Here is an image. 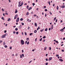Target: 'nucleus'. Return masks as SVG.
I'll return each mask as SVG.
<instances>
[{
  "label": "nucleus",
  "instance_id": "f257e3e1",
  "mask_svg": "<svg viewBox=\"0 0 65 65\" xmlns=\"http://www.w3.org/2000/svg\"><path fill=\"white\" fill-rule=\"evenodd\" d=\"M21 43L22 45L24 44V41L23 40H21Z\"/></svg>",
  "mask_w": 65,
  "mask_h": 65
},
{
  "label": "nucleus",
  "instance_id": "f03ea898",
  "mask_svg": "<svg viewBox=\"0 0 65 65\" xmlns=\"http://www.w3.org/2000/svg\"><path fill=\"white\" fill-rule=\"evenodd\" d=\"M6 34H4V35H3L2 36V38H5V36H6Z\"/></svg>",
  "mask_w": 65,
  "mask_h": 65
},
{
  "label": "nucleus",
  "instance_id": "7ed1b4c3",
  "mask_svg": "<svg viewBox=\"0 0 65 65\" xmlns=\"http://www.w3.org/2000/svg\"><path fill=\"white\" fill-rule=\"evenodd\" d=\"M18 14H16L14 17V19H16L17 18H18Z\"/></svg>",
  "mask_w": 65,
  "mask_h": 65
},
{
  "label": "nucleus",
  "instance_id": "20e7f679",
  "mask_svg": "<svg viewBox=\"0 0 65 65\" xmlns=\"http://www.w3.org/2000/svg\"><path fill=\"white\" fill-rule=\"evenodd\" d=\"M52 59V57H50L49 58L48 60V61H51V60Z\"/></svg>",
  "mask_w": 65,
  "mask_h": 65
},
{
  "label": "nucleus",
  "instance_id": "39448f33",
  "mask_svg": "<svg viewBox=\"0 0 65 65\" xmlns=\"http://www.w3.org/2000/svg\"><path fill=\"white\" fill-rule=\"evenodd\" d=\"M19 18H18L16 20V22H19Z\"/></svg>",
  "mask_w": 65,
  "mask_h": 65
},
{
  "label": "nucleus",
  "instance_id": "423d86ee",
  "mask_svg": "<svg viewBox=\"0 0 65 65\" xmlns=\"http://www.w3.org/2000/svg\"><path fill=\"white\" fill-rule=\"evenodd\" d=\"M53 29V25H51V29L52 30Z\"/></svg>",
  "mask_w": 65,
  "mask_h": 65
},
{
  "label": "nucleus",
  "instance_id": "0eeeda50",
  "mask_svg": "<svg viewBox=\"0 0 65 65\" xmlns=\"http://www.w3.org/2000/svg\"><path fill=\"white\" fill-rule=\"evenodd\" d=\"M31 8H32V7H29L28 9V10H31Z\"/></svg>",
  "mask_w": 65,
  "mask_h": 65
},
{
  "label": "nucleus",
  "instance_id": "6e6552de",
  "mask_svg": "<svg viewBox=\"0 0 65 65\" xmlns=\"http://www.w3.org/2000/svg\"><path fill=\"white\" fill-rule=\"evenodd\" d=\"M61 7H62V8H64V7H65V6H64V5H62V6Z\"/></svg>",
  "mask_w": 65,
  "mask_h": 65
},
{
  "label": "nucleus",
  "instance_id": "1a4fd4ad",
  "mask_svg": "<svg viewBox=\"0 0 65 65\" xmlns=\"http://www.w3.org/2000/svg\"><path fill=\"white\" fill-rule=\"evenodd\" d=\"M59 60L60 61H61V62H63V59H59Z\"/></svg>",
  "mask_w": 65,
  "mask_h": 65
},
{
  "label": "nucleus",
  "instance_id": "9d476101",
  "mask_svg": "<svg viewBox=\"0 0 65 65\" xmlns=\"http://www.w3.org/2000/svg\"><path fill=\"white\" fill-rule=\"evenodd\" d=\"M47 48V47L46 46H45L44 48V50H46V49Z\"/></svg>",
  "mask_w": 65,
  "mask_h": 65
},
{
  "label": "nucleus",
  "instance_id": "9b49d317",
  "mask_svg": "<svg viewBox=\"0 0 65 65\" xmlns=\"http://www.w3.org/2000/svg\"><path fill=\"white\" fill-rule=\"evenodd\" d=\"M18 10L17 9L15 10V13H17Z\"/></svg>",
  "mask_w": 65,
  "mask_h": 65
},
{
  "label": "nucleus",
  "instance_id": "f8f14e48",
  "mask_svg": "<svg viewBox=\"0 0 65 65\" xmlns=\"http://www.w3.org/2000/svg\"><path fill=\"white\" fill-rule=\"evenodd\" d=\"M24 34H25V36H27V33L26 32H24Z\"/></svg>",
  "mask_w": 65,
  "mask_h": 65
},
{
  "label": "nucleus",
  "instance_id": "ddd939ff",
  "mask_svg": "<svg viewBox=\"0 0 65 65\" xmlns=\"http://www.w3.org/2000/svg\"><path fill=\"white\" fill-rule=\"evenodd\" d=\"M48 3H49L50 5H51V4H50V1H48Z\"/></svg>",
  "mask_w": 65,
  "mask_h": 65
},
{
  "label": "nucleus",
  "instance_id": "4468645a",
  "mask_svg": "<svg viewBox=\"0 0 65 65\" xmlns=\"http://www.w3.org/2000/svg\"><path fill=\"white\" fill-rule=\"evenodd\" d=\"M36 32H37V30H35L34 31V33H36Z\"/></svg>",
  "mask_w": 65,
  "mask_h": 65
},
{
  "label": "nucleus",
  "instance_id": "2eb2a0df",
  "mask_svg": "<svg viewBox=\"0 0 65 65\" xmlns=\"http://www.w3.org/2000/svg\"><path fill=\"white\" fill-rule=\"evenodd\" d=\"M26 15H29V12H27L26 14Z\"/></svg>",
  "mask_w": 65,
  "mask_h": 65
},
{
  "label": "nucleus",
  "instance_id": "dca6fc26",
  "mask_svg": "<svg viewBox=\"0 0 65 65\" xmlns=\"http://www.w3.org/2000/svg\"><path fill=\"white\" fill-rule=\"evenodd\" d=\"M4 47L5 48H6L7 47V45H5L4 46Z\"/></svg>",
  "mask_w": 65,
  "mask_h": 65
},
{
  "label": "nucleus",
  "instance_id": "f3484780",
  "mask_svg": "<svg viewBox=\"0 0 65 65\" xmlns=\"http://www.w3.org/2000/svg\"><path fill=\"white\" fill-rule=\"evenodd\" d=\"M26 40H27V41H28V40H29V38H27Z\"/></svg>",
  "mask_w": 65,
  "mask_h": 65
},
{
  "label": "nucleus",
  "instance_id": "a211bd4d",
  "mask_svg": "<svg viewBox=\"0 0 65 65\" xmlns=\"http://www.w3.org/2000/svg\"><path fill=\"white\" fill-rule=\"evenodd\" d=\"M35 26H36V27H37V23H35Z\"/></svg>",
  "mask_w": 65,
  "mask_h": 65
},
{
  "label": "nucleus",
  "instance_id": "6ab92c4d",
  "mask_svg": "<svg viewBox=\"0 0 65 65\" xmlns=\"http://www.w3.org/2000/svg\"><path fill=\"white\" fill-rule=\"evenodd\" d=\"M45 31H47V28H46L45 29Z\"/></svg>",
  "mask_w": 65,
  "mask_h": 65
},
{
  "label": "nucleus",
  "instance_id": "aec40b11",
  "mask_svg": "<svg viewBox=\"0 0 65 65\" xmlns=\"http://www.w3.org/2000/svg\"><path fill=\"white\" fill-rule=\"evenodd\" d=\"M1 18L2 19V20H3L4 21V18L3 17H2Z\"/></svg>",
  "mask_w": 65,
  "mask_h": 65
},
{
  "label": "nucleus",
  "instance_id": "412c9836",
  "mask_svg": "<svg viewBox=\"0 0 65 65\" xmlns=\"http://www.w3.org/2000/svg\"><path fill=\"white\" fill-rule=\"evenodd\" d=\"M10 19L9 18L8 19V20H7V21H10Z\"/></svg>",
  "mask_w": 65,
  "mask_h": 65
},
{
  "label": "nucleus",
  "instance_id": "4be33fe9",
  "mask_svg": "<svg viewBox=\"0 0 65 65\" xmlns=\"http://www.w3.org/2000/svg\"><path fill=\"white\" fill-rule=\"evenodd\" d=\"M15 30H16V31H18V28H16Z\"/></svg>",
  "mask_w": 65,
  "mask_h": 65
},
{
  "label": "nucleus",
  "instance_id": "5701e85b",
  "mask_svg": "<svg viewBox=\"0 0 65 65\" xmlns=\"http://www.w3.org/2000/svg\"><path fill=\"white\" fill-rule=\"evenodd\" d=\"M57 10L59 9V7L58 6H57Z\"/></svg>",
  "mask_w": 65,
  "mask_h": 65
},
{
  "label": "nucleus",
  "instance_id": "b1692460",
  "mask_svg": "<svg viewBox=\"0 0 65 65\" xmlns=\"http://www.w3.org/2000/svg\"><path fill=\"white\" fill-rule=\"evenodd\" d=\"M42 38H41V39L39 40L40 41H41L42 40Z\"/></svg>",
  "mask_w": 65,
  "mask_h": 65
},
{
  "label": "nucleus",
  "instance_id": "393cba45",
  "mask_svg": "<svg viewBox=\"0 0 65 65\" xmlns=\"http://www.w3.org/2000/svg\"><path fill=\"white\" fill-rule=\"evenodd\" d=\"M21 4V2L20 1L19 3V5H20V4Z\"/></svg>",
  "mask_w": 65,
  "mask_h": 65
},
{
  "label": "nucleus",
  "instance_id": "a878e982",
  "mask_svg": "<svg viewBox=\"0 0 65 65\" xmlns=\"http://www.w3.org/2000/svg\"><path fill=\"white\" fill-rule=\"evenodd\" d=\"M43 30H44V29H42L41 30H40V32H42V31H43Z\"/></svg>",
  "mask_w": 65,
  "mask_h": 65
},
{
  "label": "nucleus",
  "instance_id": "bb28decb",
  "mask_svg": "<svg viewBox=\"0 0 65 65\" xmlns=\"http://www.w3.org/2000/svg\"><path fill=\"white\" fill-rule=\"evenodd\" d=\"M27 9H28L29 8V6H27Z\"/></svg>",
  "mask_w": 65,
  "mask_h": 65
},
{
  "label": "nucleus",
  "instance_id": "cd10ccee",
  "mask_svg": "<svg viewBox=\"0 0 65 65\" xmlns=\"http://www.w3.org/2000/svg\"><path fill=\"white\" fill-rule=\"evenodd\" d=\"M5 42H4L3 43V45H5Z\"/></svg>",
  "mask_w": 65,
  "mask_h": 65
},
{
  "label": "nucleus",
  "instance_id": "c85d7f7f",
  "mask_svg": "<svg viewBox=\"0 0 65 65\" xmlns=\"http://www.w3.org/2000/svg\"><path fill=\"white\" fill-rule=\"evenodd\" d=\"M59 55H58L57 54L56 55V57H59Z\"/></svg>",
  "mask_w": 65,
  "mask_h": 65
},
{
  "label": "nucleus",
  "instance_id": "c756f323",
  "mask_svg": "<svg viewBox=\"0 0 65 65\" xmlns=\"http://www.w3.org/2000/svg\"><path fill=\"white\" fill-rule=\"evenodd\" d=\"M16 34H19V32L18 31H17L16 32Z\"/></svg>",
  "mask_w": 65,
  "mask_h": 65
},
{
  "label": "nucleus",
  "instance_id": "7c9ffc66",
  "mask_svg": "<svg viewBox=\"0 0 65 65\" xmlns=\"http://www.w3.org/2000/svg\"><path fill=\"white\" fill-rule=\"evenodd\" d=\"M32 5H33V6H34V5H35V3H32Z\"/></svg>",
  "mask_w": 65,
  "mask_h": 65
},
{
  "label": "nucleus",
  "instance_id": "2f4dec72",
  "mask_svg": "<svg viewBox=\"0 0 65 65\" xmlns=\"http://www.w3.org/2000/svg\"><path fill=\"white\" fill-rule=\"evenodd\" d=\"M20 21H23V18H21L20 20Z\"/></svg>",
  "mask_w": 65,
  "mask_h": 65
},
{
  "label": "nucleus",
  "instance_id": "473e14b6",
  "mask_svg": "<svg viewBox=\"0 0 65 65\" xmlns=\"http://www.w3.org/2000/svg\"><path fill=\"white\" fill-rule=\"evenodd\" d=\"M56 18H54V21H55L56 20Z\"/></svg>",
  "mask_w": 65,
  "mask_h": 65
},
{
  "label": "nucleus",
  "instance_id": "72a5a7b5",
  "mask_svg": "<svg viewBox=\"0 0 65 65\" xmlns=\"http://www.w3.org/2000/svg\"><path fill=\"white\" fill-rule=\"evenodd\" d=\"M2 10L3 11H4V10L3 9V8H2Z\"/></svg>",
  "mask_w": 65,
  "mask_h": 65
},
{
  "label": "nucleus",
  "instance_id": "f704fd0d",
  "mask_svg": "<svg viewBox=\"0 0 65 65\" xmlns=\"http://www.w3.org/2000/svg\"><path fill=\"white\" fill-rule=\"evenodd\" d=\"M20 58H22V56L20 54Z\"/></svg>",
  "mask_w": 65,
  "mask_h": 65
},
{
  "label": "nucleus",
  "instance_id": "c9c22d12",
  "mask_svg": "<svg viewBox=\"0 0 65 65\" xmlns=\"http://www.w3.org/2000/svg\"><path fill=\"white\" fill-rule=\"evenodd\" d=\"M29 44V41H28L27 43V44Z\"/></svg>",
  "mask_w": 65,
  "mask_h": 65
},
{
  "label": "nucleus",
  "instance_id": "e433bc0d",
  "mask_svg": "<svg viewBox=\"0 0 65 65\" xmlns=\"http://www.w3.org/2000/svg\"><path fill=\"white\" fill-rule=\"evenodd\" d=\"M13 34H15V31H13Z\"/></svg>",
  "mask_w": 65,
  "mask_h": 65
},
{
  "label": "nucleus",
  "instance_id": "4c0bfd02",
  "mask_svg": "<svg viewBox=\"0 0 65 65\" xmlns=\"http://www.w3.org/2000/svg\"><path fill=\"white\" fill-rule=\"evenodd\" d=\"M33 35V33H31L30 34V35Z\"/></svg>",
  "mask_w": 65,
  "mask_h": 65
},
{
  "label": "nucleus",
  "instance_id": "58836bf2",
  "mask_svg": "<svg viewBox=\"0 0 65 65\" xmlns=\"http://www.w3.org/2000/svg\"><path fill=\"white\" fill-rule=\"evenodd\" d=\"M32 62V60H31L29 62V63L30 64V63H31V62Z\"/></svg>",
  "mask_w": 65,
  "mask_h": 65
},
{
  "label": "nucleus",
  "instance_id": "ea45409f",
  "mask_svg": "<svg viewBox=\"0 0 65 65\" xmlns=\"http://www.w3.org/2000/svg\"><path fill=\"white\" fill-rule=\"evenodd\" d=\"M45 11H47V9H46L45 10Z\"/></svg>",
  "mask_w": 65,
  "mask_h": 65
},
{
  "label": "nucleus",
  "instance_id": "a19ab883",
  "mask_svg": "<svg viewBox=\"0 0 65 65\" xmlns=\"http://www.w3.org/2000/svg\"><path fill=\"white\" fill-rule=\"evenodd\" d=\"M49 12L50 13V14H51V15L52 14V12Z\"/></svg>",
  "mask_w": 65,
  "mask_h": 65
},
{
  "label": "nucleus",
  "instance_id": "79ce46f5",
  "mask_svg": "<svg viewBox=\"0 0 65 65\" xmlns=\"http://www.w3.org/2000/svg\"><path fill=\"white\" fill-rule=\"evenodd\" d=\"M23 2H22V3L21 4V5H23Z\"/></svg>",
  "mask_w": 65,
  "mask_h": 65
},
{
  "label": "nucleus",
  "instance_id": "37998d69",
  "mask_svg": "<svg viewBox=\"0 0 65 65\" xmlns=\"http://www.w3.org/2000/svg\"><path fill=\"white\" fill-rule=\"evenodd\" d=\"M61 51L62 52H64V50H62Z\"/></svg>",
  "mask_w": 65,
  "mask_h": 65
},
{
  "label": "nucleus",
  "instance_id": "c03bdc74",
  "mask_svg": "<svg viewBox=\"0 0 65 65\" xmlns=\"http://www.w3.org/2000/svg\"><path fill=\"white\" fill-rule=\"evenodd\" d=\"M30 28V27H28V30H29L30 29H29Z\"/></svg>",
  "mask_w": 65,
  "mask_h": 65
},
{
  "label": "nucleus",
  "instance_id": "a18cd8bd",
  "mask_svg": "<svg viewBox=\"0 0 65 65\" xmlns=\"http://www.w3.org/2000/svg\"><path fill=\"white\" fill-rule=\"evenodd\" d=\"M45 38V36H44V37H43V38Z\"/></svg>",
  "mask_w": 65,
  "mask_h": 65
},
{
  "label": "nucleus",
  "instance_id": "49530a36",
  "mask_svg": "<svg viewBox=\"0 0 65 65\" xmlns=\"http://www.w3.org/2000/svg\"><path fill=\"white\" fill-rule=\"evenodd\" d=\"M46 61H48V59L47 58H46Z\"/></svg>",
  "mask_w": 65,
  "mask_h": 65
},
{
  "label": "nucleus",
  "instance_id": "de8ad7c7",
  "mask_svg": "<svg viewBox=\"0 0 65 65\" xmlns=\"http://www.w3.org/2000/svg\"><path fill=\"white\" fill-rule=\"evenodd\" d=\"M47 64H48V63H47V62L45 63L46 65H47Z\"/></svg>",
  "mask_w": 65,
  "mask_h": 65
},
{
  "label": "nucleus",
  "instance_id": "09e8293b",
  "mask_svg": "<svg viewBox=\"0 0 65 65\" xmlns=\"http://www.w3.org/2000/svg\"><path fill=\"white\" fill-rule=\"evenodd\" d=\"M55 42H56V43H58V41H55Z\"/></svg>",
  "mask_w": 65,
  "mask_h": 65
},
{
  "label": "nucleus",
  "instance_id": "8fccbe9b",
  "mask_svg": "<svg viewBox=\"0 0 65 65\" xmlns=\"http://www.w3.org/2000/svg\"><path fill=\"white\" fill-rule=\"evenodd\" d=\"M10 50H11V49L12 48V47H10Z\"/></svg>",
  "mask_w": 65,
  "mask_h": 65
},
{
  "label": "nucleus",
  "instance_id": "3c124183",
  "mask_svg": "<svg viewBox=\"0 0 65 65\" xmlns=\"http://www.w3.org/2000/svg\"><path fill=\"white\" fill-rule=\"evenodd\" d=\"M29 21H30L29 19H28L27 20V21L28 22H29Z\"/></svg>",
  "mask_w": 65,
  "mask_h": 65
},
{
  "label": "nucleus",
  "instance_id": "603ef678",
  "mask_svg": "<svg viewBox=\"0 0 65 65\" xmlns=\"http://www.w3.org/2000/svg\"><path fill=\"white\" fill-rule=\"evenodd\" d=\"M3 42L2 41H0V43H1L2 42Z\"/></svg>",
  "mask_w": 65,
  "mask_h": 65
},
{
  "label": "nucleus",
  "instance_id": "864d4df0",
  "mask_svg": "<svg viewBox=\"0 0 65 65\" xmlns=\"http://www.w3.org/2000/svg\"><path fill=\"white\" fill-rule=\"evenodd\" d=\"M36 15L35 14L34 15V17H36Z\"/></svg>",
  "mask_w": 65,
  "mask_h": 65
},
{
  "label": "nucleus",
  "instance_id": "5fc2aeb1",
  "mask_svg": "<svg viewBox=\"0 0 65 65\" xmlns=\"http://www.w3.org/2000/svg\"><path fill=\"white\" fill-rule=\"evenodd\" d=\"M35 41H37V38H36L35 40Z\"/></svg>",
  "mask_w": 65,
  "mask_h": 65
},
{
  "label": "nucleus",
  "instance_id": "6e6d98bb",
  "mask_svg": "<svg viewBox=\"0 0 65 65\" xmlns=\"http://www.w3.org/2000/svg\"><path fill=\"white\" fill-rule=\"evenodd\" d=\"M27 41H26L25 42V44H27Z\"/></svg>",
  "mask_w": 65,
  "mask_h": 65
},
{
  "label": "nucleus",
  "instance_id": "4d7b16f0",
  "mask_svg": "<svg viewBox=\"0 0 65 65\" xmlns=\"http://www.w3.org/2000/svg\"><path fill=\"white\" fill-rule=\"evenodd\" d=\"M6 31H6V30H5L4 31V33H6Z\"/></svg>",
  "mask_w": 65,
  "mask_h": 65
},
{
  "label": "nucleus",
  "instance_id": "13d9d810",
  "mask_svg": "<svg viewBox=\"0 0 65 65\" xmlns=\"http://www.w3.org/2000/svg\"><path fill=\"white\" fill-rule=\"evenodd\" d=\"M22 25H24V23H22Z\"/></svg>",
  "mask_w": 65,
  "mask_h": 65
},
{
  "label": "nucleus",
  "instance_id": "bf43d9fd",
  "mask_svg": "<svg viewBox=\"0 0 65 65\" xmlns=\"http://www.w3.org/2000/svg\"><path fill=\"white\" fill-rule=\"evenodd\" d=\"M22 56H23V57H24V54H23L22 55Z\"/></svg>",
  "mask_w": 65,
  "mask_h": 65
},
{
  "label": "nucleus",
  "instance_id": "052dcab7",
  "mask_svg": "<svg viewBox=\"0 0 65 65\" xmlns=\"http://www.w3.org/2000/svg\"><path fill=\"white\" fill-rule=\"evenodd\" d=\"M36 10H38V8H37Z\"/></svg>",
  "mask_w": 65,
  "mask_h": 65
},
{
  "label": "nucleus",
  "instance_id": "680f3d73",
  "mask_svg": "<svg viewBox=\"0 0 65 65\" xmlns=\"http://www.w3.org/2000/svg\"><path fill=\"white\" fill-rule=\"evenodd\" d=\"M22 53H24V50H22Z\"/></svg>",
  "mask_w": 65,
  "mask_h": 65
},
{
  "label": "nucleus",
  "instance_id": "e2e57ef3",
  "mask_svg": "<svg viewBox=\"0 0 65 65\" xmlns=\"http://www.w3.org/2000/svg\"><path fill=\"white\" fill-rule=\"evenodd\" d=\"M50 50H51V47H49Z\"/></svg>",
  "mask_w": 65,
  "mask_h": 65
},
{
  "label": "nucleus",
  "instance_id": "0e129e2a",
  "mask_svg": "<svg viewBox=\"0 0 65 65\" xmlns=\"http://www.w3.org/2000/svg\"><path fill=\"white\" fill-rule=\"evenodd\" d=\"M45 41V39H44L43 40V42H44Z\"/></svg>",
  "mask_w": 65,
  "mask_h": 65
},
{
  "label": "nucleus",
  "instance_id": "69168bd1",
  "mask_svg": "<svg viewBox=\"0 0 65 65\" xmlns=\"http://www.w3.org/2000/svg\"><path fill=\"white\" fill-rule=\"evenodd\" d=\"M56 23H57V19H56Z\"/></svg>",
  "mask_w": 65,
  "mask_h": 65
},
{
  "label": "nucleus",
  "instance_id": "338daca9",
  "mask_svg": "<svg viewBox=\"0 0 65 65\" xmlns=\"http://www.w3.org/2000/svg\"><path fill=\"white\" fill-rule=\"evenodd\" d=\"M63 40H64V39H65V38H63Z\"/></svg>",
  "mask_w": 65,
  "mask_h": 65
},
{
  "label": "nucleus",
  "instance_id": "774afa93",
  "mask_svg": "<svg viewBox=\"0 0 65 65\" xmlns=\"http://www.w3.org/2000/svg\"><path fill=\"white\" fill-rule=\"evenodd\" d=\"M65 29V27H64L63 28V30L64 29Z\"/></svg>",
  "mask_w": 65,
  "mask_h": 65
}]
</instances>
